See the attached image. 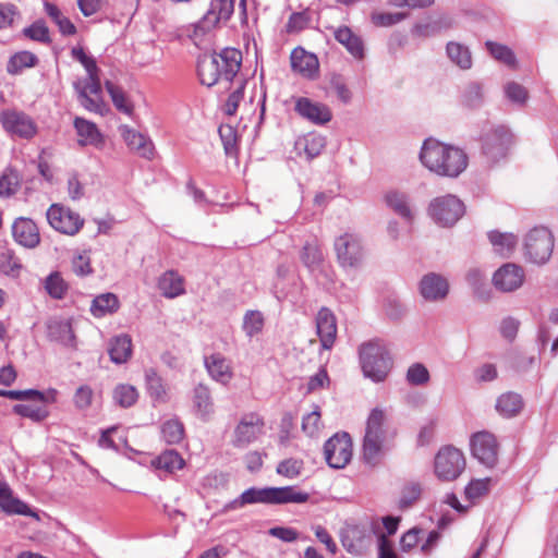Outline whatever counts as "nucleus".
I'll list each match as a JSON object with an SVG mask.
<instances>
[{
	"mask_svg": "<svg viewBox=\"0 0 558 558\" xmlns=\"http://www.w3.org/2000/svg\"><path fill=\"white\" fill-rule=\"evenodd\" d=\"M138 398V392L134 386L128 384L118 385L113 390V400L122 408L132 407Z\"/></svg>",
	"mask_w": 558,
	"mask_h": 558,
	"instance_id": "nucleus-47",
	"label": "nucleus"
},
{
	"mask_svg": "<svg viewBox=\"0 0 558 558\" xmlns=\"http://www.w3.org/2000/svg\"><path fill=\"white\" fill-rule=\"evenodd\" d=\"M105 86H106L108 94L111 97V100H112L114 107L119 111H121L128 116L132 114L133 105L128 99L125 93L110 81H106Z\"/></svg>",
	"mask_w": 558,
	"mask_h": 558,
	"instance_id": "nucleus-44",
	"label": "nucleus"
},
{
	"mask_svg": "<svg viewBox=\"0 0 558 558\" xmlns=\"http://www.w3.org/2000/svg\"><path fill=\"white\" fill-rule=\"evenodd\" d=\"M234 11V0H211L208 10L198 22L202 32L214 28L220 21H228Z\"/></svg>",
	"mask_w": 558,
	"mask_h": 558,
	"instance_id": "nucleus-17",
	"label": "nucleus"
},
{
	"mask_svg": "<svg viewBox=\"0 0 558 558\" xmlns=\"http://www.w3.org/2000/svg\"><path fill=\"white\" fill-rule=\"evenodd\" d=\"M384 204L391 209H409L410 199L407 193L390 190L384 194Z\"/></svg>",
	"mask_w": 558,
	"mask_h": 558,
	"instance_id": "nucleus-54",
	"label": "nucleus"
},
{
	"mask_svg": "<svg viewBox=\"0 0 558 558\" xmlns=\"http://www.w3.org/2000/svg\"><path fill=\"white\" fill-rule=\"evenodd\" d=\"M331 29L336 41L343 46L349 54L357 61L365 59L366 45L357 33L347 25H340Z\"/></svg>",
	"mask_w": 558,
	"mask_h": 558,
	"instance_id": "nucleus-16",
	"label": "nucleus"
},
{
	"mask_svg": "<svg viewBox=\"0 0 558 558\" xmlns=\"http://www.w3.org/2000/svg\"><path fill=\"white\" fill-rule=\"evenodd\" d=\"M197 73L201 83L208 87L214 86L220 81L218 61L215 59L214 53L204 54L198 58Z\"/></svg>",
	"mask_w": 558,
	"mask_h": 558,
	"instance_id": "nucleus-29",
	"label": "nucleus"
},
{
	"mask_svg": "<svg viewBox=\"0 0 558 558\" xmlns=\"http://www.w3.org/2000/svg\"><path fill=\"white\" fill-rule=\"evenodd\" d=\"M73 59L78 61L87 72V78L84 85L80 83V88H86L87 95L99 96L101 93V83L99 76V69L93 57L87 56L83 47H73L71 50Z\"/></svg>",
	"mask_w": 558,
	"mask_h": 558,
	"instance_id": "nucleus-15",
	"label": "nucleus"
},
{
	"mask_svg": "<svg viewBox=\"0 0 558 558\" xmlns=\"http://www.w3.org/2000/svg\"><path fill=\"white\" fill-rule=\"evenodd\" d=\"M38 63V58L35 53L23 50L10 57L7 63V72L12 75L20 74L24 69L34 68Z\"/></svg>",
	"mask_w": 558,
	"mask_h": 558,
	"instance_id": "nucleus-36",
	"label": "nucleus"
},
{
	"mask_svg": "<svg viewBox=\"0 0 558 558\" xmlns=\"http://www.w3.org/2000/svg\"><path fill=\"white\" fill-rule=\"evenodd\" d=\"M185 462L181 454L175 450H166L150 461V465L165 474H173L181 470Z\"/></svg>",
	"mask_w": 558,
	"mask_h": 558,
	"instance_id": "nucleus-30",
	"label": "nucleus"
},
{
	"mask_svg": "<svg viewBox=\"0 0 558 558\" xmlns=\"http://www.w3.org/2000/svg\"><path fill=\"white\" fill-rule=\"evenodd\" d=\"M219 135L226 154L235 157L238 154V136L235 130L231 125H221L219 128Z\"/></svg>",
	"mask_w": 558,
	"mask_h": 558,
	"instance_id": "nucleus-52",
	"label": "nucleus"
},
{
	"mask_svg": "<svg viewBox=\"0 0 558 558\" xmlns=\"http://www.w3.org/2000/svg\"><path fill=\"white\" fill-rule=\"evenodd\" d=\"M324 454L330 468H344L352 458V441L349 434H336L330 437L324 445Z\"/></svg>",
	"mask_w": 558,
	"mask_h": 558,
	"instance_id": "nucleus-9",
	"label": "nucleus"
},
{
	"mask_svg": "<svg viewBox=\"0 0 558 558\" xmlns=\"http://www.w3.org/2000/svg\"><path fill=\"white\" fill-rule=\"evenodd\" d=\"M423 493V486L420 482L410 481L407 482L400 492L399 497V508L402 510L411 508L414 504H416Z\"/></svg>",
	"mask_w": 558,
	"mask_h": 558,
	"instance_id": "nucleus-41",
	"label": "nucleus"
},
{
	"mask_svg": "<svg viewBox=\"0 0 558 558\" xmlns=\"http://www.w3.org/2000/svg\"><path fill=\"white\" fill-rule=\"evenodd\" d=\"M158 288L168 299H174L185 292L183 278L173 270H168L160 276Z\"/></svg>",
	"mask_w": 558,
	"mask_h": 558,
	"instance_id": "nucleus-31",
	"label": "nucleus"
},
{
	"mask_svg": "<svg viewBox=\"0 0 558 558\" xmlns=\"http://www.w3.org/2000/svg\"><path fill=\"white\" fill-rule=\"evenodd\" d=\"M386 421L387 414L380 408L373 409L367 417L362 444V459L371 466L378 465L388 450Z\"/></svg>",
	"mask_w": 558,
	"mask_h": 558,
	"instance_id": "nucleus-3",
	"label": "nucleus"
},
{
	"mask_svg": "<svg viewBox=\"0 0 558 558\" xmlns=\"http://www.w3.org/2000/svg\"><path fill=\"white\" fill-rule=\"evenodd\" d=\"M119 308L118 298L113 293H104L96 296L90 305V313L95 317H104Z\"/></svg>",
	"mask_w": 558,
	"mask_h": 558,
	"instance_id": "nucleus-38",
	"label": "nucleus"
},
{
	"mask_svg": "<svg viewBox=\"0 0 558 558\" xmlns=\"http://www.w3.org/2000/svg\"><path fill=\"white\" fill-rule=\"evenodd\" d=\"M522 408L523 400L521 396L511 391L500 395L495 404L498 414L506 418L518 415Z\"/></svg>",
	"mask_w": 558,
	"mask_h": 558,
	"instance_id": "nucleus-33",
	"label": "nucleus"
},
{
	"mask_svg": "<svg viewBox=\"0 0 558 558\" xmlns=\"http://www.w3.org/2000/svg\"><path fill=\"white\" fill-rule=\"evenodd\" d=\"M3 128L20 137L31 138L36 134L37 128L33 119L22 111L7 110L0 114Z\"/></svg>",
	"mask_w": 558,
	"mask_h": 558,
	"instance_id": "nucleus-14",
	"label": "nucleus"
},
{
	"mask_svg": "<svg viewBox=\"0 0 558 558\" xmlns=\"http://www.w3.org/2000/svg\"><path fill=\"white\" fill-rule=\"evenodd\" d=\"M46 218L53 229L69 235L77 233L84 223L77 211H46Z\"/></svg>",
	"mask_w": 558,
	"mask_h": 558,
	"instance_id": "nucleus-19",
	"label": "nucleus"
},
{
	"mask_svg": "<svg viewBox=\"0 0 558 558\" xmlns=\"http://www.w3.org/2000/svg\"><path fill=\"white\" fill-rule=\"evenodd\" d=\"M310 499V494L296 489L294 486L284 487H250L245 489L238 498L228 502L223 511L236 510L246 505L266 504H304Z\"/></svg>",
	"mask_w": 558,
	"mask_h": 558,
	"instance_id": "nucleus-2",
	"label": "nucleus"
},
{
	"mask_svg": "<svg viewBox=\"0 0 558 558\" xmlns=\"http://www.w3.org/2000/svg\"><path fill=\"white\" fill-rule=\"evenodd\" d=\"M23 270L21 259L12 250L0 252V274L11 279H17Z\"/></svg>",
	"mask_w": 558,
	"mask_h": 558,
	"instance_id": "nucleus-37",
	"label": "nucleus"
},
{
	"mask_svg": "<svg viewBox=\"0 0 558 558\" xmlns=\"http://www.w3.org/2000/svg\"><path fill=\"white\" fill-rule=\"evenodd\" d=\"M360 362L364 376L374 383L384 381L392 367L387 347L377 340L361 345Z\"/></svg>",
	"mask_w": 558,
	"mask_h": 558,
	"instance_id": "nucleus-4",
	"label": "nucleus"
},
{
	"mask_svg": "<svg viewBox=\"0 0 558 558\" xmlns=\"http://www.w3.org/2000/svg\"><path fill=\"white\" fill-rule=\"evenodd\" d=\"M325 145L324 136L317 133H308L296 140L295 149L300 156L304 154L307 160H312L322 153Z\"/></svg>",
	"mask_w": 558,
	"mask_h": 558,
	"instance_id": "nucleus-28",
	"label": "nucleus"
},
{
	"mask_svg": "<svg viewBox=\"0 0 558 558\" xmlns=\"http://www.w3.org/2000/svg\"><path fill=\"white\" fill-rule=\"evenodd\" d=\"M46 290L53 299H62L66 292L68 286L59 274H51L46 279Z\"/></svg>",
	"mask_w": 558,
	"mask_h": 558,
	"instance_id": "nucleus-56",
	"label": "nucleus"
},
{
	"mask_svg": "<svg viewBox=\"0 0 558 558\" xmlns=\"http://www.w3.org/2000/svg\"><path fill=\"white\" fill-rule=\"evenodd\" d=\"M486 47L494 59L505 63L508 66H515L517 59L513 51L509 47L494 41H487Z\"/></svg>",
	"mask_w": 558,
	"mask_h": 558,
	"instance_id": "nucleus-50",
	"label": "nucleus"
},
{
	"mask_svg": "<svg viewBox=\"0 0 558 558\" xmlns=\"http://www.w3.org/2000/svg\"><path fill=\"white\" fill-rule=\"evenodd\" d=\"M204 364L214 380L222 385H227L231 380L233 374L230 362L220 353L206 356Z\"/></svg>",
	"mask_w": 558,
	"mask_h": 558,
	"instance_id": "nucleus-25",
	"label": "nucleus"
},
{
	"mask_svg": "<svg viewBox=\"0 0 558 558\" xmlns=\"http://www.w3.org/2000/svg\"><path fill=\"white\" fill-rule=\"evenodd\" d=\"M294 111L301 118L316 125L327 124L332 118V112L327 105L307 97L295 98Z\"/></svg>",
	"mask_w": 558,
	"mask_h": 558,
	"instance_id": "nucleus-13",
	"label": "nucleus"
},
{
	"mask_svg": "<svg viewBox=\"0 0 558 558\" xmlns=\"http://www.w3.org/2000/svg\"><path fill=\"white\" fill-rule=\"evenodd\" d=\"M72 271L80 277L88 276L93 272L90 257L87 252L77 253L72 258Z\"/></svg>",
	"mask_w": 558,
	"mask_h": 558,
	"instance_id": "nucleus-60",
	"label": "nucleus"
},
{
	"mask_svg": "<svg viewBox=\"0 0 558 558\" xmlns=\"http://www.w3.org/2000/svg\"><path fill=\"white\" fill-rule=\"evenodd\" d=\"M74 128L78 136L77 143L81 146L92 145L99 147L104 143V137L97 125L84 118L76 117L74 119Z\"/></svg>",
	"mask_w": 558,
	"mask_h": 558,
	"instance_id": "nucleus-27",
	"label": "nucleus"
},
{
	"mask_svg": "<svg viewBox=\"0 0 558 558\" xmlns=\"http://www.w3.org/2000/svg\"><path fill=\"white\" fill-rule=\"evenodd\" d=\"M214 57L218 61L220 80L232 81L241 68V51L235 48H225L220 53H214Z\"/></svg>",
	"mask_w": 558,
	"mask_h": 558,
	"instance_id": "nucleus-20",
	"label": "nucleus"
},
{
	"mask_svg": "<svg viewBox=\"0 0 558 558\" xmlns=\"http://www.w3.org/2000/svg\"><path fill=\"white\" fill-rule=\"evenodd\" d=\"M465 469V459L459 449L447 446L441 448L434 461V471L440 481L450 482L458 478Z\"/></svg>",
	"mask_w": 558,
	"mask_h": 558,
	"instance_id": "nucleus-7",
	"label": "nucleus"
},
{
	"mask_svg": "<svg viewBox=\"0 0 558 558\" xmlns=\"http://www.w3.org/2000/svg\"><path fill=\"white\" fill-rule=\"evenodd\" d=\"M461 207H464L463 202L453 194L435 197L429 204V209H460Z\"/></svg>",
	"mask_w": 558,
	"mask_h": 558,
	"instance_id": "nucleus-58",
	"label": "nucleus"
},
{
	"mask_svg": "<svg viewBox=\"0 0 558 558\" xmlns=\"http://www.w3.org/2000/svg\"><path fill=\"white\" fill-rule=\"evenodd\" d=\"M14 240L25 246L33 248L39 243V231L36 223L28 218H17L12 226Z\"/></svg>",
	"mask_w": 558,
	"mask_h": 558,
	"instance_id": "nucleus-23",
	"label": "nucleus"
},
{
	"mask_svg": "<svg viewBox=\"0 0 558 558\" xmlns=\"http://www.w3.org/2000/svg\"><path fill=\"white\" fill-rule=\"evenodd\" d=\"M338 263L345 269L359 268L365 251L361 238L355 233H344L335 240Z\"/></svg>",
	"mask_w": 558,
	"mask_h": 558,
	"instance_id": "nucleus-8",
	"label": "nucleus"
},
{
	"mask_svg": "<svg viewBox=\"0 0 558 558\" xmlns=\"http://www.w3.org/2000/svg\"><path fill=\"white\" fill-rule=\"evenodd\" d=\"M504 93L509 101L520 107L524 106L529 99L527 89L513 81L505 84Z\"/></svg>",
	"mask_w": 558,
	"mask_h": 558,
	"instance_id": "nucleus-51",
	"label": "nucleus"
},
{
	"mask_svg": "<svg viewBox=\"0 0 558 558\" xmlns=\"http://www.w3.org/2000/svg\"><path fill=\"white\" fill-rule=\"evenodd\" d=\"M48 336L65 347L75 348V336L69 320H52L48 325Z\"/></svg>",
	"mask_w": 558,
	"mask_h": 558,
	"instance_id": "nucleus-34",
	"label": "nucleus"
},
{
	"mask_svg": "<svg viewBox=\"0 0 558 558\" xmlns=\"http://www.w3.org/2000/svg\"><path fill=\"white\" fill-rule=\"evenodd\" d=\"M430 220L439 227H452L460 218L459 211H428Z\"/></svg>",
	"mask_w": 558,
	"mask_h": 558,
	"instance_id": "nucleus-63",
	"label": "nucleus"
},
{
	"mask_svg": "<svg viewBox=\"0 0 558 558\" xmlns=\"http://www.w3.org/2000/svg\"><path fill=\"white\" fill-rule=\"evenodd\" d=\"M511 133L504 125H498L485 133L483 153L493 162L504 158L511 144Z\"/></svg>",
	"mask_w": 558,
	"mask_h": 558,
	"instance_id": "nucleus-10",
	"label": "nucleus"
},
{
	"mask_svg": "<svg viewBox=\"0 0 558 558\" xmlns=\"http://www.w3.org/2000/svg\"><path fill=\"white\" fill-rule=\"evenodd\" d=\"M20 186V177L15 170H7L0 178V196L13 195Z\"/></svg>",
	"mask_w": 558,
	"mask_h": 558,
	"instance_id": "nucleus-53",
	"label": "nucleus"
},
{
	"mask_svg": "<svg viewBox=\"0 0 558 558\" xmlns=\"http://www.w3.org/2000/svg\"><path fill=\"white\" fill-rule=\"evenodd\" d=\"M265 324L264 315L259 311H247L243 317V330L250 338L262 332Z\"/></svg>",
	"mask_w": 558,
	"mask_h": 558,
	"instance_id": "nucleus-48",
	"label": "nucleus"
},
{
	"mask_svg": "<svg viewBox=\"0 0 558 558\" xmlns=\"http://www.w3.org/2000/svg\"><path fill=\"white\" fill-rule=\"evenodd\" d=\"M408 17L407 13L403 12H383V13H376L373 14L372 21L375 25L381 26V27H388L392 26L395 24L400 23L401 21L405 20Z\"/></svg>",
	"mask_w": 558,
	"mask_h": 558,
	"instance_id": "nucleus-62",
	"label": "nucleus"
},
{
	"mask_svg": "<svg viewBox=\"0 0 558 558\" xmlns=\"http://www.w3.org/2000/svg\"><path fill=\"white\" fill-rule=\"evenodd\" d=\"M108 353L116 364L125 363L132 355V340L128 335H119L109 342Z\"/></svg>",
	"mask_w": 558,
	"mask_h": 558,
	"instance_id": "nucleus-32",
	"label": "nucleus"
},
{
	"mask_svg": "<svg viewBox=\"0 0 558 558\" xmlns=\"http://www.w3.org/2000/svg\"><path fill=\"white\" fill-rule=\"evenodd\" d=\"M471 451L475 459L487 468L496 465L498 460V445L493 434L480 432L471 438Z\"/></svg>",
	"mask_w": 558,
	"mask_h": 558,
	"instance_id": "nucleus-12",
	"label": "nucleus"
},
{
	"mask_svg": "<svg viewBox=\"0 0 558 558\" xmlns=\"http://www.w3.org/2000/svg\"><path fill=\"white\" fill-rule=\"evenodd\" d=\"M484 101V93L482 84L477 82H471L466 85L463 95L462 102L468 108H478Z\"/></svg>",
	"mask_w": 558,
	"mask_h": 558,
	"instance_id": "nucleus-49",
	"label": "nucleus"
},
{
	"mask_svg": "<svg viewBox=\"0 0 558 558\" xmlns=\"http://www.w3.org/2000/svg\"><path fill=\"white\" fill-rule=\"evenodd\" d=\"M487 235L494 251L501 256H509L518 243L517 235L511 232H499L497 230H493L489 231Z\"/></svg>",
	"mask_w": 558,
	"mask_h": 558,
	"instance_id": "nucleus-35",
	"label": "nucleus"
},
{
	"mask_svg": "<svg viewBox=\"0 0 558 558\" xmlns=\"http://www.w3.org/2000/svg\"><path fill=\"white\" fill-rule=\"evenodd\" d=\"M420 160L430 172L447 178L459 177L468 167V156L461 148L434 138L424 141Z\"/></svg>",
	"mask_w": 558,
	"mask_h": 558,
	"instance_id": "nucleus-1",
	"label": "nucleus"
},
{
	"mask_svg": "<svg viewBox=\"0 0 558 558\" xmlns=\"http://www.w3.org/2000/svg\"><path fill=\"white\" fill-rule=\"evenodd\" d=\"M555 246L553 232L544 226L534 227L524 236L525 258L535 265H545L551 257Z\"/></svg>",
	"mask_w": 558,
	"mask_h": 558,
	"instance_id": "nucleus-5",
	"label": "nucleus"
},
{
	"mask_svg": "<svg viewBox=\"0 0 558 558\" xmlns=\"http://www.w3.org/2000/svg\"><path fill=\"white\" fill-rule=\"evenodd\" d=\"M121 135L130 147L144 158L151 159L154 156V145L149 138L126 125L120 128Z\"/></svg>",
	"mask_w": 558,
	"mask_h": 558,
	"instance_id": "nucleus-26",
	"label": "nucleus"
},
{
	"mask_svg": "<svg viewBox=\"0 0 558 558\" xmlns=\"http://www.w3.org/2000/svg\"><path fill=\"white\" fill-rule=\"evenodd\" d=\"M525 280V271L522 266L514 263H506L493 275V286L500 292L509 293L519 290Z\"/></svg>",
	"mask_w": 558,
	"mask_h": 558,
	"instance_id": "nucleus-11",
	"label": "nucleus"
},
{
	"mask_svg": "<svg viewBox=\"0 0 558 558\" xmlns=\"http://www.w3.org/2000/svg\"><path fill=\"white\" fill-rule=\"evenodd\" d=\"M316 329L322 347L326 350L331 349L337 336V323L330 310L326 307L319 310L316 317Z\"/></svg>",
	"mask_w": 558,
	"mask_h": 558,
	"instance_id": "nucleus-21",
	"label": "nucleus"
},
{
	"mask_svg": "<svg viewBox=\"0 0 558 558\" xmlns=\"http://www.w3.org/2000/svg\"><path fill=\"white\" fill-rule=\"evenodd\" d=\"M13 411L23 416L28 417L35 422H40L45 420L48 415V412L44 408H35L28 404H16L13 408Z\"/></svg>",
	"mask_w": 558,
	"mask_h": 558,
	"instance_id": "nucleus-64",
	"label": "nucleus"
},
{
	"mask_svg": "<svg viewBox=\"0 0 558 558\" xmlns=\"http://www.w3.org/2000/svg\"><path fill=\"white\" fill-rule=\"evenodd\" d=\"M449 292V283L445 277L436 272H429L420 281V293L426 301L436 302L444 300Z\"/></svg>",
	"mask_w": 558,
	"mask_h": 558,
	"instance_id": "nucleus-18",
	"label": "nucleus"
},
{
	"mask_svg": "<svg viewBox=\"0 0 558 558\" xmlns=\"http://www.w3.org/2000/svg\"><path fill=\"white\" fill-rule=\"evenodd\" d=\"M320 425V410L315 405L311 413L303 416L302 430L308 436H314L318 433Z\"/></svg>",
	"mask_w": 558,
	"mask_h": 558,
	"instance_id": "nucleus-59",
	"label": "nucleus"
},
{
	"mask_svg": "<svg viewBox=\"0 0 558 558\" xmlns=\"http://www.w3.org/2000/svg\"><path fill=\"white\" fill-rule=\"evenodd\" d=\"M22 34L24 37L40 44H50L51 41L49 28L43 20H37L32 25L23 28Z\"/></svg>",
	"mask_w": 558,
	"mask_h": 558,
	"instance_id": "nucleus-46",
	"label": "nucleus"
},
{
	"mask_svg": "<svg viewBox=\"0 0 558 558\" xmlns=\"http://www.w3.org/2000/svg\"><path fill=\"white\" fill-rule=\"evenodd\" d=\"M303 462L298 459H286L277 465V473L288 478H294L300 475Z\"/></svg>",
	"mask_w": 558,
	"mask_h": 558,
	"instance_id": "nucleus-61",
	"label": "nucleus"
},
{
	"mask_svg": "<svg viewBox=\"0 0 558 558\" xmlns=\"http://www.w3.org/2000/svg\"><path fill=\"white\" fill-rule=\"evenodd\" d=\"M161 435L167 444H179L184 437L183 424L177 418L168 420L161 425Z\"/></svg>",
	"mask_w": 558,
	"mask_h": 558,
	"instance_id": "nucleus-45",
	"label": "nucleus"
},
{
	"mask_svg": "<svg viewBox=\"0 0 558 558\" xmlns=\"http://www.w3.org/2000/svg\"><path fill=\"white\" fill-rule=\"evenodd\" d=\"M447 54L449 59L462 70H469L472 66V56L469 48L462 44L450 41L447 44Z\"/></svg>",
	"mask_w": 558,
	"mask_h": 558,
	"instance_id": "nucleus-40",
	"label": "nucleus"
},
{
	"mask_svg": "<svg viewBox=\"0 0 558 558\" xmlns=\"http://www.w3.org/2000/svg\"><path fill=\"white\" fill-rule=\"evenodd\" d=\"M0 508L8 514H21L39 519L24 501L13 496L11 488L5 482L0 481Z\"/></svg>",
	"mask_w": 558,
	"mask_h": 558,
	"instance_id": "nucleus-24",
	"label": "nucleus"
},
{
	"mask_svg": "<svg viewBox=\"0 0 558 558\" xmlns=\"http://www.w3.org/2000/svg\"><path fill=\"white\" fill-rule=\"evenodd\" d=\"M194 405L201 416L206 417L214 412V403L209 389L199 384L194 389Z\"/></svg>",
	"mask_w": 558,
	"mask_h": 558,
	"instance_id": "nucleus-42",
	"label": "nucleus"
},
{
	"mask_svg": "<svg viewBox=\"0 0 558 558\" xmlns=\"http://www.w3.org/2000/svg\"><path fill=\"white\" fill-rule=\"evenodd\" d=\"M93 399H94L93 388L88 385H82L74 392L73 403L77 410L83 411V410L88 409L92 405Z\"/></svg>",
	"mask_w": 558,
	"mask_h": 558,
	"instance_id": "nucleus-57",
	"label": "nucleus"
},
{
	"mask_svg": "<svg viewBox=\"0 0 558 558\" xmlns=\"http://www.w3.org/2000/svg\"><path fill=\"white\" fill-rule=\"evenodd\" d=\"M145 378L148 393L153 400L156 402H166L167 391L160 376H158L154 369H148L146 371Z\"/></svg>",
	"mask_w": 558,
	"mask_h": 558,
	"instance_id": "nucleus-43",
	"label": "nucleus"
},
{
	"mask_svg": "<svg viewBox=\"0 0 558 558\" xmlns=\"http://www.w3.org/2000/svg\"><path fill=\"white\" fill-rule=\"evenodd\" d=\"M264 418L258 413H245L235 425L230 444L236 449H246L264 434Z\"/></svg>",
	"mask_w": 558,
	"mask_h": 558,
	"instance_id": "nucleus-6",
	"label": "nucleus"
},
{
	"mask_svg": "<svg viewBox=\"0 0 558 558\" xmlns=\"http://www.w3.org/2000/svg\"><path fill=\"white\" fill-rule=\"evenodd\" d=\"M407 380L413 386H423L429 381V372L421 363L412 364L407 372Z\"/></svg>",
	"mask_w": 558,
	"mask_h": 558,
	"instance_id": "nucleus-55",
	"label": "nucleus"
},
{
	"mask_svg": "<svg viewBox=\"0 0 558 558\" xmlns=\"http://www.w3.org/2000/svg\"><path fill=\"white\" fill-rule=\"evenodd\" d=\"M290 59L292 70L302 76L314 78L318 73L319 62L314 53L298 47L292 50Z\"/></svg>",
	"mask_w": 558,
	"mask_h": 558,
	"instance_id": "nucleus-22",
	"label": "nucleus"
},
{
	"mask_svg": "<svg viewBox=\"0 0 558 558\" xmlns=\"http://www.w3.org/2000/svg\"><path fill=\"white\" fill-rule=\"evenodd\" d=\"M451 26L452 20L448 16H441L437 20L417 23L413 28V34L420 37H429Z\"/></svg>",
	"mask_w": 558,
	"mask_h": 558,
	"instance_id": "nucleus-39",
	"label": "nucleus"
}]
</instances>
